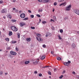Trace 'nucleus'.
I'll use <instances>...</instances> for the list:
<instances>
[{
  "label": "nucleus",
  "instance_id": "24",
  "mask_svg": "<svg viewBox=\"0 0 79 79\" xmlns=\"http://www.w3.org/2000/svg\"><path fill=\"white\" fill-rule=\"evenodd\" d=\"M5 40H6V41H7V42L9 41V38H6Z\"/></svg>",
  "mask_w": 79,
  "mask_h": 79
},
{
  "label": "nucleus",
  "instance_id": "46",
  "mask_svg": "<svg viewBox=\"0 0 79 79\" xmlns=\"http://www.w3.org/2000/svg\"><path fill=\"white\" fill-rule=\"evenodd\" d=\"M68 63H69V64L71 63V61L69 60V61H68Z\"/></svg>",
  "mask_w": 79,
  "mask_h": 79
},
{
  "label": "nucleus",
  "instance_id": "6",
  "mask_svg": "<svg viewBox=\"0 0 79 79\" xmlns=\"http://www.w3.org/2000/svg\"><path fill=\"white\" fill-rule=\"evenodd\" d=\"M25 25V23L24 22H21L20 23V25L21 27H23V26H24Z\"/></svg>",
  "mask_w": 79,
  "mask_h": 79
},
{
  "label": "nucleus",
  "instance_id": "61",
  "mask_svg": "<svg viewBox=\"0 0 79 79\" xmlns=\"http://www.w3.org/2000/svg\"><path fill=\"white\" fill-rule=\"evenodd\" d=\"M19 13H21V11H19Z\"/></svg>",
  "mask_w": 79,
  "mask_h": 79
},
{
  "label": "nucleus",
  "instance_id": "23",
  "mask_svg": "<svg viewBox=\"0 0 79 79\" xmlns=\"http://www.w3.org/2000/svg\"><path fill=\"white\" fill-rule=\"evenodd\" d=\"M42 9H40V10H38L39 13L40 12H42Z\"/></svg>",
  "mask_w": 79,
  "mask_h": 79
},
{
  "label": "nucleus",
  "instance_id": "11",
  "mask_svg": "<svg viewBox=\"0 0 79 79\" xmlns=\"http://www.w3.org/2000/svg\"><path fill=\"white\" fill-rule=\"evenodd\" d=\"M36 39L37 40H38V41H43V40L41 39L40 38L39 40V38H38V37H36Z\"/></svg>",
  "mask_w": 79,
  "mask_h": 79
},
{
  "label": "nucleus",
  "instance_id": "27",
  "mask_svg": "<svg viewBox=\"0 0 79 79\" xmlns=\"http://www.w3.org/2000/svg\"><path fill=\"white\" fill-rule=\"evenodd\" d=\"M11 21H12V22H16V20H15L14 19H12L11 20Z\"/></svg>",
  "mask_w": 79,
  "mask_h": 79
},
{
  "label": "nucleus",
  "instance_id": "43",
  "mask_svg": "<svg viewBox=\"0 0 79 79\" xmlns=\"http://www.w3.org/2000/svg\"><path fill=\"white\" fill-rule=\"evenodd\" d=\"M38 1L39 2H42V0H38Z\"/></svg>",
  "mask_w": 79,
  "mask_h": 79
},
{
  "label": "nucleus",
  "instance_id": "29",
  "mask_svg": "<svg viewBox=\"0 0 79 79\" xmlns=\"http://www.w3.org/2000/svg\"><path fill=\"white\" fill-rule=\"evenodd\" d=\"M63 32V29H61L60 30V33H62V32Z\"/></svg>",
  "mask_w": 79,
  "mask_h": 79
},
{
  "label": "nucleus",
  "instance_id": "13",
  "mask_svg": "<svg viewBox=\"0 0 79 79\" xmlns=\"http://www.w3.org/2000/svg\"><path fill=\"white\" fill-rule=\"evenodd\" d=\"M72 47L73 48H74L76 47V44H72Z\"/></svg>",
  "mask_w": 79,
  "mask_h": 79
},
{
  "label": "nucleus",
  "instance_id": "47",
  "mask_svg": "<svg viewBox=\"0 0 79 79\" xmlns=\"http://www.w3.org/2000/svg\"><path fill=\"white\" fill-rule=\"evenodd\" d=\"M16 41H13L12 42V43H13V44H15V43H16Z\"/></svg>",
  "mask_w": 79,
  "mask_h": 79
},
{
  "label": "nucleus",
  "instance_id": "50",
  "mask_svg": "<svg viewBox=\"0 0 79 79\" xmlns=\"http://www.w3.org/2000/svg\"><path fill=\"white\" fill-rule=\"evenodd\" d=\"M54 53V52H53V51H52L51 52V54H53V53Z\"/></svg>",
  "mask_w": 79,
  "mask_h": 79
},
{
  "label": "nucleus",
  "instance_id": "34",
  "mask_svg": "<svg viewBox=\"0 0 79 79\" xmlns=\"http://www.w3.org/2000/svg\"><path fill=\"white\" fill-rule=\"evenodd\" d=\"M2 74H3V71H1L0 72V75H1Z\"/></svg>",
  "mask_w": 79,
  "mask_h": 79
},
{
  "label": "nucleus",
  "instance_id": "55",
  "mask_svg": "<svg viewBox=\"0 0 79 79\" xmlns=\"http://www.w3.org/2000/svg\"><path fill=\"white\" fill-rule=\"evenodd\" d=\"M48 66H45L44 67V68H48Z\"/></svg>",
  "mask_w": 79,
  "mask_h": 79
},
{
  "label": "nucleus",
  "instance_id": "37",
  "mask_svg": "<svg viewBox=\"0 0 79 79\" xmlns=\"http://www.w3.org/2000/svg\"><path fill=\"white\" fill-rule=\"evenodd\" d=\"M31 29H35V27H31Z\"/></svg>",
  "mask_w": 79,
  "mask_h": 79
},
{
  "label": "nucleus",
  "instance_id": "19",
  "mask_svg": "<svg viewBox=\"0 0 79 79\" xmlns=\"http://www.w3.org/2000/svg\"><path fill=\"white\" fill-rule=\"evenodd\" d=\"M58 37H59V39H60V40H61L62 39V38L61 37V36L60 35H58Z\"/></svg>",
  "mask_w": 79,
  "mask_h": 79
},
{
  "label": "nucleus",
  "instance_id": "38",
  "mask_svg": "<svg viewBox=\"0 0 79 79\" xmlns=\"http://www.w3.org/2000/svg\"><path fill=\"white\" fill-rule=\"evenodd\" d=\"M56 5H57V3H56V2H54V5L55 6H56Z\"/></svg>",
  "mask_w": 79,
  "mask_h": 79
},
{
  "label": "nucleus",
  "instance_id": "33",
  "mask_svg": "<svg viewBox=\"0 0 79 79\" xmlns=\"http://www.w3.org/2000/svg\"><path fill=\"white\" fill-rule=\"evenodd\" d=\"M63 77V76L62 75L61 76L59 77V79H61V78H62V77Z\"/></svg>",
  "mask_w": 79,
  "mask_h": 79
},
{
  "label": "nucleus",
  "instance_id": "63",
  "mask_svg": "<svg viewBox=\"0 0 79 79\" xmlns=\"http://www.w3.org/2000/svg\"><path fill=\"white\" fill-rule=\"evenodd\" d=\"M49 78H51V76H49Z\"/></svg>",
  "mask_w": 79,
  "mask_h": 79
},
{
  "label": "nucleus",
  "instance_id": "20",
  "mask_svg": "<svg viewBox=\"0 0 79 79\" xmlns=\"http://www.w3.org/2000/svg\"><path fill=\"white\" fill-rule=\"evenodd\" d=\"M53 19H54V20H55V21H56V17H55V16H53Z\"/></svg>",
  "mask_w": 79,
  "mask_h": 79
},
{
  "label": "nucleus",
  "instance_id": "14",
  "mask_svg": "<svg viewBox=\"0 0 79 79\" xmlns=\"http://www.w3.org/2000/svg\"><path fill=\"white\" fill-rule=\"evenodd\" d=\"M49 1L48 0H44L43 1V2H44V3H48Z\"/></svg>",
  "mask_w": 79,
  "mask_h": 79
},
{
  "label": "nucleus",
  "instance_id": "7",
  "mask_svg": "<svg viewBox=\"0 0 79 79\" xmlns=\"http://www.w3.org/2000/svg\"><path fill=\"white\" fill-rule=\"evenodd\" d=\"M39 60L38 59L36 60V61L33 62V64H37L38 63V62H39Z\"/></svg>",
  "mask_w": 79,
  "mask_h": 79
},
{
  "label": "nucleus",
  "instance_id": "51",
  "mask_svg": "<svg viewBox=\"0 0 79 79\" xmlns=\"http://www.w3.org/2000/svg\"><path fill=\"white\" fill-rule=\"evenodd\" d=\"M73 74H76V73L74 72H73L72 73Z\"/></svg>",
  "mask_w": 79,
  "mask_h": 79
},
{
  "label": "nucleus",
  "instance_id": "48",
  "mask_svg": "<svg viewBox=\"0 0 79 79\" xmlns=\"http://www.w3.org/2000/svg\"><path fill=\"white\" fill-rule=\"evenodd\" d=\"M54 72H55V71H56V69H54Z\"/></svg>",
  "mask_w": 79,
  "mask_h": 79
},
{
  "label": "nucleus",
  "instance_id": "52",
  "mask_svg": "<svg viewBox=\"0 0 79 79\" xmlns=\"http://www.w3.org/2000/svg\"><path fill=\"white\" fill-rule=\"evenodd\" d=\"M5 75H7V74H8V73H5Z\"/></svg>",
  "mask_w": 79,
  "mask_h": 79
},
{
  "label": "nucleus",
  "instance_id": "8",
  "mask_svg": "<svg viewBox=\"0 0 79 79\" xmlns=\"http://www.w3.org/2000/svg\"><path fill=\"white\" fill-rule=\"evenodd\" d=\"M62 5H63V6H66V2H65L62 4H60L59 6H62Z\"/></svg>",
  "mask_w": 79,
  "mask_h": 79
},
{
  "label": "nucleus",
  "instance_id": "45",
  "mask_svg": "<svg viewBox=\"0 0 79 79\" xmlns=\"http://www.w3.org/2000/svg\"><path fill=\"white\" fill-rule=\"evenodd\" d=\"M28 12H29V13H31V11L30 10H28Z\"/></svg>",
  "mask_w": 79,
  "mask_h": 79
},
{
  "label": "nucleus",
  "instance_id": "17",
  "mask_svg": "<svg viewBox=\"0 0 79 79\" xmlns=\"http://www.w3.org/2000/svg\"><path fill=\"white\" fill-rule=\"evenodd\" d=\"M29 61H26L25 62V64H28L29 63Z\"/></svg>",
  "mask_w": 79,
  "mask_h": 79
},
{
  "label": "nucleus",
  "instance_id": "62",
  "mask_svg": "<svg viewBox=\"0 0 79 79\" xmlns=\"http://www.w3.org/2000/svg\"><path fill=\"white\" fill-rule=\"evenodd\" d=\"M13 2H15V0H13Z\"/></svg>",
  "mask_w": 79,
  "mask_h": 79
},
{
  "label": "nucleus",
  "instance_id": "16",
  "mask_svg": "<svg viewBox=\"0 0 79 79\" xmlns=\"http://www.w3.org/2000/svg\"><path fill=\"white\" fill-rule=\"evenodd\" d=\"M57 60L59 61H60L61 60V58L60 57H57Z\"/></svg>",
  "mask_w": 79,
  "mask_h": 79
},
{
  "label": "nucleus",
  "instance_id": "4",
  "mask_svg": "<svg viewBox=\"0 0 79 79\" xmlns=\"http://www.w3.org/2000/svg\"><path fill=\"white\" fill-rule=\"evenodd\" d=\"M10 53L12 55H16V52H13L12 51H10Z\"/></svg>",
  "mask_w": 79,
  "mask_h": 79
},
{
  "label": "nucleus",
  "instance_id": "25",
  "mask_svg": "<svg viewBox=\"0 0 79 79\" xmlns=\"http://www.w3.org/2000/svg\"><path fill=\"white\" fill-rule=\"evenodd\" d=\"M28 19V18H26L24 19L23 20L24 21H26V20H27Z\"/></svg>",
  "mask_w": 79,
  "mask_h": 79
},
{
  "label": "nucleus",
  "instance_id": "64",
  "mask_svg": "<svg viewBox=\"0 0 79 79\" xmlns=\"http://www.w3.org/2000/svg\"><path fill=\"white\" fill-rule=\"evenodd\" d=\"M16 12H18V10H16Z\"/></svg>",
  "mask_w": 79,
  "mask_h": 79
},
{
  "label": "nucleus",
  "instance_id": "54",
  "mask_svg": "<svg viewBox=\"0 0 79 79\" xmlns=\"http://www.w3.org/2000/svg\"><path fill=\"white\" fill-rule=\"evenodd\" d=\"M52 21L54 22V20H53L52 19H51V21Z\"/></svg>",
  "mask_w": 79,
  "mask_h": 79
},
{
  "label": "nucleus",
  "instance_id": "58",
  "mask_svg": "<svg viewBox=\"0 0 79 79\" xmlns=\"http://www.w3.org/2000/svg\"><path fill=\"white\" fill-rule=\"evenodd\" d=\"M77 33L79 34V31H77Z\"/></svg>",
  "mask_w": 79,
  "mask_h": 79
},
{
  "label": "nucleus",
  "instance_id": "44",
  "mask_svg": "<svg viewBox=\"0 0 79 79\" xmlns=\"http://www.w3.org/2000/svg\"><path fill=\"white\" fill-rule=\"evenodd\" d=\"M76 77L77 78H78L79 79V75H77Z\"/></svg>",
  "mask_w": 79,
  "mask_h": 79
},
{
  "label": "nucleus",
  "instance_id": "5",
  "mask_svg": "<svg viewBox=\"0 0 79 79\" xmlns=\"http://www.w3.org/2000/svg\"><path fill=\"white\" fill-rule=\"evenodd\" d=\"M20 18H25V14H22L20 15Z\"/></svg>",
  "mask_w": 79,
  "mask_h": 79
},
{
  "label": "nucleus",
  "instance_id": "42",
  "mask_svg": "<svg viewBox=\"0 0 79 79\" xmlns=\"http://www.w3.org/2000/svg\"><path fill=\"white\" fill-rule=\"evenodd\" d=\"M34 73H35V74H37V71H35L34 72Z\"/></svg>",
  "mask_w": 79,
  "mask_h": 79
},
{
  "label": "nucleus",
  "instance_id": "1",
  "mask_svg": "<svg viewBox=\"0 0 79 79\" xmlns=\"http://www.w3.org/2000/svg\"><path fill=\"white\" fill-rule=\"evenodd\" d=\"M10 28L12 31H14L15 32H16L18 31V28L14 26H11Z\"/></svg>",
  "mask_w": 79,
  "mask_h": 79
},
{
  "label": "nucleus",
  "instance_id": "10",
  "mask_svg": "<svg viewBox=\"0 0 79 79\" xmlns=\"http://www.w3.org/2000/svg\"><path fill=\"white\" fill-rule=\"evenodd\" d=\"M40 58H41V60H44V58H45V56H41L40 57Z\"/></svg>",
  "mask_w": 79,
  "mask_h": 79
},
{
  "label": "nucleus",
  "instance_id": "2",
  "mask_svg": "<svg viewBox=\"0 0 79 79\" xmlns=\"http://www.w3.org/2000/svg\"><path fill=\"white\" fill-rule=\"evenodd\" d=\"M71 5H70L66 7L65 10L66 11H70L71 8Z\"/></svg>",
  "mask_w": 79,
  "mask_h": 79
},
{
  "label": "nucleus",
  "instance_id": "9",
  "mask_svg": "<svg viewBox=\"0 0 79 79\" xmlns=\"http://www.w3.org/2000/svg\"><path fill=\"white\" fill-rule=\"evenodd\" d=\"M1 12L2 13H6V9H3L1 11Z\"/></svg>",
  "mask_w": 79,
  "mask_h": 79
},
{
  "label": "nucleus",
  "instance_id": "18",
  "mask_svg": "<svg viewBox=\"0 0 79 79\" xmlns=\"http://www.w3.org/2000/svg\"><path fill=\"white\" fill-rule=\"evenodd\" d=\"M64 65H65V66H68V62H66L64 63Z\"/></svg>",
  "mask_w": 79,
  "mask_h": 79
},
{
  "label": "nucleus",
  "instance_id": "30",
  "mask_svg": "<svg viewBox=\"0 0 79 79\" xmlns=\"http://www.w3.org/2000/svg\"><path fill=\"white\" fill-rule=\"evenodd\" d=\"M43 24H45V23H47V22L46 21H44L42 22Z\"/></svg>",
  "mask_w": 79,
  "mask_h": 79
},
{
  "label": "nucleus",
  "instance_id": "59",
  "mask_svg": "<svg viewBox=\"0 0 79 79\" xmlns=\"http://www.w3.org/2000/svg\"><path fill=\"white\" fill-rule=\"evenodd\" d=\"M63 73H65V71H64Z\"/></svg>",
  "mask_w": 79,
  "mask_h": 79
},
{
  "label": "nucleus",
  "instance_id": "26",
  "mask_svg": "<svg viewBox=\"0 0 79 79\" xmlns=\"http://www.w3.org/2000/svg\"><path fill=\"white\" fill-rule=\"evenodd\" d=\"M17 35H18V38H20V34L19 33H18L17 34Z\"/></svg>",
  "mask_w": 79,
  "mask_h": 79
},
{
  "label": "nucleus",
  "instance_id": "21",
  "mask_svg": "<svg viewBox=\"0 0 79 79\" xmlns=\"http://www.w3.org/2000/svg\"><path fill=\"white\" fill-rule=\"evenodd\" d=\"M27 42H30L31 41V38H27Z\"/></svg>",
  "mask_w": 79,
  "mask_h": 79
},
{
  "label": "nucleus",
  "instance_id": "40",
  "mask_svg": "<svg viewBox=\"0 0 79 79\" xmlns=\"http://www.w3.org/2000/svg\"><path fill=\"white\" fill-rule=\"evenodd\" d=\"M36 16H38V17H39V18H40V15H37Z\"/></svg>",
  "mask_w": 79,
  "mask_h": 79
},
{
  "label": "nucleus",
  "instance_id": "41",
  "mask_svg": "<svg viewBox=\"0 0 79 79\" xmlns=\"http://www.w3.org/2000/svg\"><path fill=\"white\" fill-rule=\"evenodd\" d=\"M3 2L2 0L0 1V3H3Z\"/></svg>",
  "mask_w": 79,
  "mask_h": 79
},
{
  "label": "nucleus",
  "instance_id": "15",
  "mask_svg": "<svg viewBox=\"0 0 79 79\" xmlns=\"http://www.w3.org/2000/svg\"><path fill=\"white\" fill-rule=\"evenodd\" d=\"M13 34V33L11 31H10L9 33V35L10 36H11Z\"/></svg>",
  "mask_w": 79,
  "mask_h": 79
},
{
  "label": "nucleus",
  "instance_id": "57",
  "mask_svg": "<svg viewBox=\"0 0 79 79\" xmlns=\"http://www.w3.org/2000/svg\"><path fill=\"white\" fill-rule=\"evenodd\" d=\"M0 52H2V50L0 49Z\"/></svg>",
  "mask_w": 79,
  "mask_h": 79
},
{
  "label": "nucleus",
  "instance_id": "31",
  "mask_svg": "<svg viewBox=\"0 0 79 79\" xmlns=\"http://www.w3.org/2000/svg\"><path fill=\"white\" fill-rule=\"evenodd\" d=\"M8 16L9 18H11V15H9Z\"/></svg>",
  "mask_w": 79,
  "mask_h": 79
},
{
  "label": "nucleus",
  "instance_id": "60",
  "mask_svg": "<svg viewBox=\"0 0 79 79\" xmlns=\"http://www.w3.org/2000/svg\"><path fill=\"white\" fill-rule=\"evenodd\" d=\"M54 11H55V10H52L53 12H54Z\"/></svg>",
  "mask_w": 79,
  "mask_h": 79
},
{
  "label": "nucleus",
  "instance_id": "49",
  "mask_svg": "<svg viewBox=\"0 0 79 79\" xmlns=\"http://www.w3.org/2000/svg\"><path fill=\"white\" fill-rule=\"evenodd\" d=\"M13 10H14V11H15V10H16V8H15L14 7L13 8Z\"/></svg>",
  "mask_w": 79,
  "mask_h": 79
},
{
  "label": "nucleus",
  "instance_id": "56",
  "mask_svg": "<svg viewBox=\"0 0 79 79\" xmlns=\"http://www.w3.org/2000/svg\"><path fill=\"white\" fill-rule=\"evenodd\" d=\"M5 17H3V18H4V19H5Z\"/></svg>",
  "mask_w": 79,
  "mask_h": 79
},
{
  "label": "nucleus",
  "instance_id": "12",
  "mask_svg": "<svg viewBox=\"0 0 79 79\" xmlns=\"http://www.w3.org/2000/svg\"><path fill=\"white\" fill-rule=\"evenodd\" d=\"M37 36H38V37H39V38H40L41 37H42V35H41L40 34H36Z\"/></svg>",
  "mask_w": 79,
  "mask_h": 79
},
{
  "label": "nucleus",
  "instance_id": "28",
  "mask_svg": "<svg viewBox=\"0 0 79 79\" xmlns=\"http://www.w3.org/2000/svg\"><path fill=\"white\" fill-rule=\"evenodd\" d=\"M48 74H49V75H51L52 73H51V72H50V71H48Z\"/></svg>",
  "mask_w": 79,
  "mask_h": 79
},
{
  "label": "nucleus",
  "instance_id": "39",
  "mask_svg": "<svg viewBox=\"0 0 79 79\" xmlns=\"http://www.w3.org/2000/svg\"><path fill=\"white\" fill-rule=\"evenodd\" d=\"M43 47H44V48H45V47H46V45L45 44H44L43 45Z\"/></svg>",
  "mask_w": 79,
  "mask_h": 79
},
{
  "label": "nucleus",
  "instance_id": "3",
  "mask_svg": "<svg viewBox=\"0 0 79 79\" xmlns=\"http://www.w3.org/2000/svg\"><path fill=\"white\" fill-rule=\"evenodd\" d=\"M74 13L77 14V15H79V10L76 9L74 10Z\"/></svg>",
  "mask_w": 79,
  "mask_h": 79
},
{
  "label": "nucleus",
  "instance_id": "32",
  "mask_svg": "<svg viewBox=\"0 0 79 79\" xmlns=\"http://www.w3.org/2000/svg\"><path fill=\"white\" fill-rule=\"evenodd\" d=\"M39 76H40V77H42V73H40L39 74Z\"/></svg>",
  "mask_w": 79,
  "mask_h": 79
},
{
  "label": "nucleus",
  "instance_id": "35",
  "mask_svg": "<svg viewBox=\"0 0 79 79\" xmlns=\"http://www.w3.org/2000/svg\"><path fill=\"white\" fill-rule=\"evenodd\" d=\"M64 0H58L59 2H63Z\"/></svg>",
  "mask_w": 79,
  "mask_h": 79
},
{
  "label": "nucleus",
  "instance_id": "53",
  "mask_svg": "<svg viewBox=\"0 0 79 79\" xmlns=\"http://www.w3.org/2000/svg\"><path fill=\"white\" fill-rule=\"evenodd\" d=\"M48 36V35L46 34V37H47Z\"/></svg>",
  "mask_w": 79,
  "mask_h": 79
},
{
  "label": "nucleus",
  "instance_id": "22",
  "mask_svg": "<svg viewBox=\"0 0 79 79\" xmlns=\"http://www.w3.org/2000/svg\"><path fill=\"white\" fill-rule=\"evenodd\" d=\"M15 50L17 51H19V48H18V47H16L15 48Z\"/></svg>",
  "mask_w": 79,
  "mask_h": 79
},
{
  "label": "nucleus",
  "instance_id": "36",
  "mask_svg": "<svg viewBox=\"0 0 79 79\" xmlns=\"http://www.w3.org/2000/svg\"><path fill=\"white\" fill-rule=\"evenodd\" d=\"M31 17L32 18H34V16L33 15H31Z\"/></svg>",
  "mask_w": 79,
  "mask_h": 79
}]
</instances>
